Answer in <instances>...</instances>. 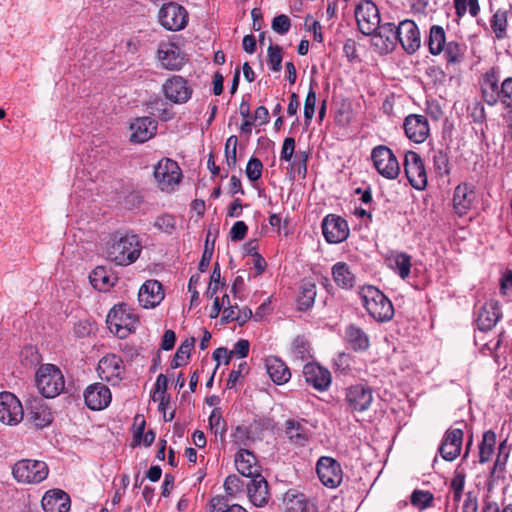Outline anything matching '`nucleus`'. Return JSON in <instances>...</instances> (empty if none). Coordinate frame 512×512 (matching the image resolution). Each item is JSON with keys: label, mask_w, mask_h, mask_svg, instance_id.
Wrapping results in <instances>:
<instances>
[{"label": "nucleus", "mask_w": 512, "mask_h": 512, "mask_svg": "<svg viewBox=\"0 0 512 512\" xmlns=\"http://www.w3.org/2000/svg\"><path fill=\"white\" fill-rule=\"evenodd\" d=\"M345 338L355 351H365L369 348L370 343L368 335L354 324L347 326Z\"/></svg>", "instance_id": "nucleus-35"}, {"label": "nucleus", "mask_w": 512, "mask_h": 512, "mask_svg": "<svg viewBox=\"0 0 512 512\" xmlns=\"http://www.w3.org/2000/svg\"><path fill=\"white\" fill-rule=\"evenodd\" d=\"M181 170L176 161L165 158L158 162L154 168V178L161 190L177 184L181 178Z\"/></svg>", "instance_id": "nucleus-11"}, {"label": "nucleus", "mask_w": 512, "mask_h": 512, "mask_svg": "<svg viewBox=\"0 0 512 512\" xmlns=\"http://www.w3.org/2000/svg\"><path fill=\"white\" fill-rule=\"evenodd\" d=\"M322 232L327 242L340 243L349 235V228L346 220L340 216L330 214L322 221Z\"/></svg>", "instance_id": "nucleus-15"}, {"label": "nucleus", "mask_w": 512, "mask_h": 512, "mask_svg": "<svg viewBox=\"0 0 512 512\" xmlns=\"http://www.w3.org/2000/svg\"><path fill=\"white\" fill-rule=\"evenodd\" d=\"M403 165L411 186L417 190L425 189L427 186V173L420 155L414 151H407Z\"/></svg>", "instance_id": "nucleus-9"}, {"label": "nucleus", "mask_w": 512, "mask_h": 512, "mask_svg": "<svg viewBox=\"0 0 512 512\" xmlns=\"http://www.w3.org/2000/svg\"><path fill=\"white\" fill-rule=\"evenodd\" d=\"M316 297V284L311 281H303L300 293L297 297V305L300 311H306L314 304Z\"/></svg>", "instance_id": "nucleus-39"}, {"label": "nucleus", "mask_w": 512, "mask_h": 512, "mask_svg": "<svg viewBox=\"0 0 512 512\" xmlns=\"http://www.w3.org/2000/svg\"><path fill=\"white\" fill-rule=\"evenodd\" d=\"M413 506L420 509L429 507L433 501V494L428 491L415 490L410 497Z\"/></svg>", "instance_id": "nucleus-50"}, {"label": "nucleus", "mask_w": 512, "mask_h": 512, "mask_svg": "<svg viewBox=\"0 0 512 512\" xmlns=\"http://www.w3.org/2000/svg\"><path fill=\"white\" fill-rule=\"evenodd\" d=\"M370 36H372L373 45L380 53L392 52L399 40L397 26L390 22L380 24L377 30Z\"/></svg>", "instance_id": "nucleus-14"}, {"label": "nucleus", "mask_w": 512, "mask_h": 512, "mask_svg": "<svg viewBox=\"0 0 512 512\" xmlns=\"http://www.w3.org/2000/svg\"><path fill=\"white\" fill-rule=\"evenodd\" d=\"M355 17L359 31L367 36L373 34L380 25L379 10L371 0H364L356 6Z\"/></svg>", "instance_id": "nucleus-8"}, {"label": "nucleus", "mask_w": 512, "mask_h": 512, "mask_svg": "<svg viewBox=\"0 0 512 512\" xmlns=\"http://www.w3.org/2000/svg\"><path fill=\"white\" fill-rule=\"evenodd\" d=\"M391 266L402 279H406L410 274L411 257L406 253H397L391 259Z\"/></svg>", "instance_id": "nucleus-42"}, {"label": "nucleus", "mask_w": 512, "mask_h": 512, "mask_svg": "<svg viewBox=\"0 0 512 512\" xmlns=\"http://www.w3.org/2000/svg\"><path fill=\"white\" fill-rule=\"evenodd\" d=\"M237 143V137L235 135H232L227 139L225 144L226 162L227 165L231 168H234L237 162Z\"/></svg>", "instance_id": "nucleus-51"}, {"label": "nucleus", "mask_w": 512, "mask_h": 512, "mask_svg": "<svg viewBox=\"0 0 512 512\" xmlns=\"http://www.w3.org/2000/svg\"><path fill=\"white\" fill-rule=\"evenodd\" d=\"M285 433L290 442L297 446H304L309 439L308 430L301 422L289 419L285 423Z\"/></svg>", "instance_id": "nucleus-37"}, {"label": "nucleus", "mask_w": 512, "mask_h": 512, "mask_svg": "<svg viewBox=\"0 0 512 512\" xmlns=\"http://www.w3.org/2000/svg\"><path fill=\"white\" fill-rule=\"evenodd\" d=\"M48 466L44 461L22 459L17 461L12 474L17 482L25 484H37L48 476Z\"/></svg>", "instance_id": "nucleus-5"}, {"label": "nucleus", "mask_w": 512, "mask_h": 512, "mask_svg": "<svg viewBox=\"0 0 512 512\" xmlns=\"http://www.w3.org/2000/svg\"><path fill=\"white\" fill-rule=\"evenodd\" d=\"M196 339L190 337L185 339L178 347L173 359L171 360L170 366L172 369H176L184 365L185 360L190 357L192 348L194 347Z\"/></svg>", "instance_id": "nucleus-41"}, {"label": "nucleus", "mask_w": 512, "mask_h": 512, "mask_svg": "<svg viewBox=\"0 0 512 512\" xmlns=\"http://www.w3.org/2000/svg\"><path fill=\"white\" fill-rule=\"evenodd\" d=\"M243 486V481L235 474L227 476L224 481L225 492L230 496H234Z\"/></svg>", "instance_id": "nucleus-57"}, {"label": "nucleus", "mask_w": 512, "mask_h": 512, "mask_svg": "<svg viewBox=\"0 0 512 512\" xmlns=\"http://www.w3.org/2000/svg\"><path fill=\"white\" fill-rule=\"evenodd\" d=\"M248 227L243 221H237L234 223L230 230V238L232 241H241L245 238Z\"/></svg>", "instance_id": "nucleus-64"}, {"label": "nucleus", "mask_w": 512, "mask_h": 512, "mask_svg": "<svg viewBox=\"0 0 512 512\" xmlns=\"http://www.w3.org/2000/svg\"><path fill=\"white\" fill-rule=\"evenodd\" d=\"M247 373H248L247 363L245 361H243L238 365L237 369H233L230 372V374L228 376V380H227V388H229V389L234 388L236 383L238 382V380Z\"/></svg>", "instance_id": "nucleus-60"}, {"label": "nucleus", "mask_w": 512, "mask_h": 512, "mask_svg": "<svg viewBox=\"0 0 512 512\" xmlns=\"http://www.w3.org/2000/svg\"><path fill=\"white\" fill-rule=\"evenodd\" d=\"M123 369L121 357L116 354H108L99 361L97 371L101 379L111 382L121 379Z\"/></svg>", "instance_id": "nucleus-21"}, {"label": "nucleus", "mask_w": 512, "mask_h": 512, "mask_svg": "<svg viewBox=\"0 0 512 512\" xmlns=\"http://www.w3.org/2000/svg\"><path fill=\"white\" fill-rule=\"evenodd\" d=\"M271 26L276 33L283 35L289 31L291 21L287 15L280 14L273 18Z\"/></svg>", "instance_id": "nucleus-58"}, {"label": "nucleus", "mask_w": 512, "mask_h": 512, "mask_svg": "<svg viewBox=\"0 0 512 512\" xmlns=\"http://www.w3.org/2000/svg\"><path fill=\"white\" fill-rule=\"evenodd\" d=\"M91 285L99 291H107L112 287L116 278L104 266L96 267L89 275Z\"/></svg>", "instance_id": "nucleus-36"}, {"label": "nucleus", "mask_w": 512, "mask_h": 512, "mask_svg": "<svg viewBox=\"0 0 512 512\" xmlns=\"http://www.w3.org/2000/svg\"><path fill=\"white\" fill-rule=\"evenodd\" d=\"M163 92L174 103H184L190 99L192 90L181 76H173L163 84Z\"/></svg>", "instance_id": "nucleus-19"}, {"label": "nucleus", "mask_w": 512, "mask_h": 512, "mask_svg": "<svg viewBox=\"0 0 512 512\" xmlns=\"http://www.w3.org/2000/svg\"><path fill=\"white\" fill-rule=\"evenodd\" d=\"M234 461L237 471L245 477L252 478L261 474L256 456L247 449H240L235 454Z\"/></svg>", "instance_id": "nucleus-28"}, {"label": "nucleus", "mask_w": 512, "mask_h": 512, "mask_svg": "<svg viewBox=\"0 0 512 512\" xmlns=\"http://www.w3.org/2000/svg\"><path fill=\"white\" fill-rule=\"evenodd\" d=\"M145 419L142 415H136L133 421V439L135 445H139L145 430Z\"/></svg>", "instance_id": "nucleus-63"}, {"label": "nucleus", "mask_w": 512, "mask_h": 512, "mask_svg": "<svg viewBox=\"0 0 512 512\" xmlns=\"http://www.w3.org/2000/svg\"><path fill=\"white\" fill-rule=\"evenodd\" d=\"M175 224V218L168 214L157 217L154 223L155 227L165 233H171L175 229Z\"/></svg>", "instance_id": "nucleus-61"}, {"label": "nucleus", "mask_w": 512, "mask_h": 512, "mask_svg": "<svg viewBox=\"0 0 512 512\" xmlns=\"http://www.w3.org/2000/svg\"><path fill=\"white\" fill-rule=\"evenodd\" d=\"M130 130L132 142L144 143L156 134L157 122L150 117L136 118L130 124Z\"/></svg>", "instance_id": "nucleus-25"}, {"label": "nucleus", "mask_w": 512, "mask_h": 512, "mask_svg": "<svg viewBox=\"0 0 512 512\" xmlns=\"http://www.w3.org/2000/svg\"><path fill=\"white\" fill-rule=\"evenodd\" d=\"M292 350L296 358L305 360L309 355L308 343L304 337L298 336L292 344Z\"/></svg>", "instance_id": "nucleus-59"}, {"label": "nucleus", "mask_w": 512, "mask_h": 512, "mask_svg": "<svg viewBox=\"0 0 512 512\" xmlns=\"http://www.w3.org/2000/svg\"><path fill=\"white\" fill-rule=\"evenodd\" d=\"M268 65L274 72L282 68V48L279 45H270L268 48Z\"/></svg>", "instance_id": "nucleus-49"}, {"label": "nucleus", "mask_w": 512, "mask_h": 512, "mask_svg": "<svg viewBox=\"0 0 512 512\" xmlns=\"http://www.w3.org/2000/svg\"><path fill=\"white\" fill-rule=\"evenodd\" d=\"M373 401L371 388L361 384L350 386L346 389L345 402L352 412L366 411Z\"/></svg>", "instance_id": "nucleus-13"}, {"label": "nucleus", "mask_w": 512, "mask_h": 512, "mask_svg": "<svg viewBox=\"0 0 512 512\" xmlns=\"http://www.w3.org/2000/svg\"><path fill=\"white\" fill-rule=\"evenodd\" d=\"M406 136L415 143H423L429 135L428 120L423 115L411 114L405 118Z\"/></svg>", "instance_id": "nucleus-18"}, {"label": "nucleus", "mask_w": 512, "mask_h": 512, "mask_svg": "<svg viewBox=\"0 0 512 512\" xmlns=\"http://www.w3.org/2000/svg\"><path fill=\"white\" fill-rule=\"evenodd\" d=\"M209 236H210V232L207 233L204 251L202 253V257H201V260L199 262L198 269H199L200 272H205L206 271V269L208 268L209 263L211 261L212 255H213L214 242H215V237L216 236L213 237V240L211 241V244H209Z\"/></svg>", "instance_id": "nucleus-54"}, {"label": "nucleus", "mask_w": 512, "mask_h": 512, "mask_svg": "<svg viewBox=\"0 0 512 512\" xmlns=\"http://www.w3.org/2000/svg\"><path fill=\"white\" fill-rule=\"evenodd\" d=\"M84 400L89 409L102 410L111 402V392L106 385L94 383L85 389Z\"/></svg>", "instance_id": "nucleus-17"}, {"label": "nucleus", "mask_w": 512, "mask_h": 512, "mask_svg": "<svg viewBox=\"0 0 512 512\" xmlns=\"http://www.w3.org/2000/svg\"><path fill=\"white\" fill-rule=\"evenodd\" d=\"M262 170H263L262 162L258 158L252 157V158H250V160L247 163L245 173H246L247 178L250 181L254 182V181H257L261 177Z\"/></svg>", "instance_id": "nucleus-52"}, {"label": "nucleus", "mask_w": 512, "mask_h": 512, "mask_svg": "<svg viewBox=\"0 0 512 512\" xmlns=\"http://www.w3.org/2000/svg\"><path fill=\"white\" fill-rule=\"evenodd\" d=\"M475 198L476 193L468 184L458 185L453 195V205L456 213L459 215L466 214L471 208Z\"/></svg>", "instance_id": "nucleus-33"}, {"label": "nucleus", "mask_w": 512, "mask_h": 512, "mask_svg": "<svg viewBox=\"0 0 512 512\" xmlns=\"http://www.w3.org/2000/svg\"><path fill=\"white\" fill-rule=\"evenodd\" d=\"M36 386L45 398L58 396L65 387L64 376L53 364L42 365L36 372Z\"/></svg>", "instance_id": "nucleus-4"}, {"label": "nucleus", "mask_w": 512, "mask_h": 512, "mask_svg": "<svg viewBox=\"0 0 512 512\" xmlns=\"http://www.w3.org/2000/svg\"><path fill=\"white\" fill-rule=\"evenodd\" d=\"M463 431L455 428L448 430L439 447L443 459L453 461L458 457L462 447Z\"/></svg>", "instance_id": "nucleus-24"}, {"label": "nucleus", "mask_w": 512, "mask_h": 512, "mask_svg": "<svg viewBox=\"0 0 512 512\" xmlns=\"http://www.w3.org/2000/svg\"><path fill=\"white\" fill-rule=\"evenodd\" d=\"M27 416L29 421L37 428H43L53 420L50 409L41 399H33L28 403Z\"/></svg>", "instance_id": "nucleus-31"}, {"label": "nucleus", "mask_w": 512, "mask_h": 512, "mask_svg": "<svg viewBox=\"0 0 512 512\" xmlns=\"http://www.w3.org/2000/svg\"><path fill=\"white\" fill-rule=\"evenodd\" d=\"M397 33L398 43L408 54H413L420 48V32L414 21L409 19L401 21L397 26Z\"/></svg>", "instance_id": "nucleus-16"}, {"label": "nucleus", "mask_w": 512, "mask_h": 512, "mask_svg": "<svg viewBox=\"0 0 512 512\" xmlns=\"http://www.w3.org/2000/svg\"><path fill=\"white\" fill-rule=\"evenodd\" d=\"M317 475L323 485L335 488L342 481V469L340 464L333 458L323 456L316 465Z\"/></svg>", "instance_id": "nucleus-12"}, {"label": "nucleus", "mask_w": 512, "mask_h": 512, "mask_svg": "<svg viewBox=\"0 0 512 512\" xmlns=\"http://www.w3.org/2000/svg\"><path fill=\"white\" fill-rule=\"evenodd\" d=\"M283 502L288 512H318L313 502L307 500L303 493L294 489L285 493Z\"/></svg>", "instance_id": "nucleus-30"}, {"label": "nucleus", "mask_w": 512, "mask_h": 512, "mask_svg": "<svg viewBox=\"0 0 512 512\" xmlns=\"http://www.w3.org/2000/svg\"><path fill=\"white\" fill-rule=\"evenodd\" d=\"M141 242L137 235L117 231L113 233L106 244V256L116 265L128 266L140 256Z\"/></svg>", "instance_id": "nucleus-1"}, {"label": "nucleus", "mask_w": 512, "mask_h": 512, "mask_svg": "<svg viewBox=\"0 0 512 512\" xmlns=\"http://www.w3.org/2000/svg\"><path fill=\"white\" fill-rule=\"evenodd\" d=\"M499 100L512 112V78H506L499 89Z\"/></svg>", "instance_id": "nucleus-53"}, {"label": "nucleus", "mask_w": 512, "mask_h": 512, "mask_svg": "<svg viewBox=\"0 0 512 512\" xmlns=\"http://www.w3.org/2000/svg\"><path fill=\"white\" fill-rule=\"evenodd\" d=\"M265 367L269 377L277 385H282L291 378V372L287 365L276 356L267 357Z\"/></svg>", "instance_id": "nucleus-32"}, {"label": "nucleus", "mask_w": 512, "mask_h": 512, "mask_svg": "<svg viewBox=\"0 0 512 512\" xmlns=\"http://www.w3.org/2000/svg\"><path fill=\"white\" fill-rule=\"evenodd\" d=\"M41 505L45 512H69L71 500L65 491L52 489L44 494Z\"/></svg>", "instance_id": "nucleus-22"}, {"label": "nucleus", "mask_w": 512, "mask_h": 512, "mask_svg": "<svg viewBox=\"0 0 512 512\" xmlns=\"http://www.w3.org/2000/svg\"><path fill=\"white\" fill-rule=\"evenodd\" d=\"M454 8L458 17H463L467 10L475 17L480 9L478 0H454Z\"/></svg>", "instance_id": "nucleus-47"}, {"label": "nucleus", "mask_w": 512, "mask_h": 512, "mask_svg": "<svg viewBox=\"0 0 512 512\" xmlns=\"http://www.w3.org/2000/svg\"><path fill=\"white\" fill-rule=\"evenodd\" d=\"M210 512H247L239 504L229 505L224 496H215L210 500Z\"/></svg>", "instance_id": "nucleus-43"}, {"label": "nucleus", "mask_w": 512, "mask_h": 512, "mask_svg": "<svg viewBox=\"0 0 512 512\" xmlns=\"http://www.w3.org/2000/svg\"><path fill=\"white\" fill-rule=\"evenodd\" d=\"M490 26L498 39L504 38L507 28L506 12L502 10L496 11L490 20Z\"/></svg>", "instance_id": "nucleus-44"}, {"label": "nucleus", "mask_w": 512, "mask_h": 512, "mask_svg": "<svg viewBox=\"0 0 512 512\" xmlns=\"http://www.w3.org/2000/svg\"><path fill=\"white\" fill-rule=\"evenodd\" d=\"M232 441L237 446H247L248 442L251 439V432L248 427L246 426H237L232 435Z\"/></svg>", "instance_id": "nucleus-56"}, {"label": "nucleus", "mask_w": 512, "mask_h": 512, "mask_svg": "<svg viewBox=\"0 0 512 512\" xmlns=\"http://www.w3.org/2000/svg\"><path fill=\"white\" fill-rule=\"evenodd\" d=\"M24 416L19 399L10 392L0 393V421L7 425L18 424Z\"/></svg>", "instance_id": "nucleus-10"}, {"label": "nucleus", "mask_w": 512, "mask_h": 512, "mask_svg": "<svg viewBox=\"0 0 512 512\" xmlns=\"http://www.w3.org/2000/svg\"><path fill=\"white\" fill-rule=\"evenodd\" d=\"M376 170L387 179H396L400 173V166L392 150L384 145L376 146L371 153Z\"/></svg>", "instance_id": "nucleus-7"}, {"label": "nucleus", "mask_w": 512, "mask_h": 512, "mask_svg": "<svg viewBox=\"0 0 512 512\" xmlns=\"http://www.w3.org/2000/svg\"><path fill=\"white\" fill-rule=\"evenodd\" d=\"M163 298V287L157 280H148L139 289L138 301L144 308L155 307Z\"/></svg>", "instance_id": "nucleus-23"}, {"label": "nucleus", "mask_w": 512, "mask_h": 512, "mask_svg": "<svg viewBox=\"0 0 512 512\" xmlns=\"http://www.w3.org/2000/svg\"><path fill=\"white\" fill-rule=\"evenodd\" d=\"M209 426L210 429L214 432L215 436L220 435L222 438L227 431V424L224 418L222 417L221 411L219 408H214L212 413L209 416Z\"/></svg>", "instance_id": "nucleus-46"}, {"label": "nucleus", "mask_w": 512, "mask_h": 512, "mask_svg": "<svg viewBox=\"0 0 512 512\" xmlns=\"http://www.w3.org/2000/svg\"><path fill=\"white\" fill-rule=\"evenodd\" d=\"M246 487L248 497L253 505L263 507L268 503L270 497L268 482L261 474L250 478Z\"/></svg>", "instance_id": "nucleus-26"}, {"label": "nucleus", "mask_w": 512, "mask_h": 512, "mask_svg": "<svg viewBox=\"0 0 512 512\" xmlns=\"http://www.w3.org/2000/svg\"><path fill=\"white\" fill-rule=\"evenodd\" d=\"M358 295L362 305L377 322H388L394 316V307L390 299L377 287L364 285L359 288Z\"/></svg>", "instance_id": "nucleus-2"}, {"label": "nucleus", "mask_w": 512, "mask_h": 512, "mask_svg": "<svg viewBox=\"0 0 512 512\" xmlns=\"http://www.w3.org/2000/svg\"><path fill=\"white\" fill-rule=\"evenodd\" d=\"M443 52L448 63H456L460 61L462 49L459 43L455 41L446 43Z\"/></svg>", "instance_id": "nucleus-55"}, {"label": "nucleus", "mask_w": 512, "mask_h": 512, "mask_svg": "<svg viewBox=\"0 0 512 512\" xmlns=\"http://www.w3.org/2000/svg\"><path fill=\"white\" fill-rule=\"evenodd\" d=\"M306 383L318 391H325L331 384V373L316 363H307L303 368Z\"/></svg>", "instance_id": "nucleus-20"}, {"label": "nucleus", "mask_w": 512, "mask_h": 512, "mask_svg": "<svg viewBox=\"0 0 512 512\" xmlns=\"http://www.w3.org/2000/svg\"><path fill=\"white\" fill-rule=\"evenodd\" d=\"M158 58L162 65L169 70H178L184 64L180 48L174 43L162 44L158 49Z\"/></svg>", "instance_id": "nucleus-29"}, {"label": "nucleus", "mask_w": 512, "mask_h": 512, "mask_svg": "<svg viewBox=\"0 0 512 512\" xmlns=\"http://www.w3.org/2000/svg\"><path fill=\"white\" fill-rule=\"evenodd\" d=\"M316 85V82L314 79H311L310 81V89L306 95L305 103H304V119L305 124L309 125L314 113H315V106H316V92L313 88V86Z\"/></svg>", "instance_id": "nucleus-45"}, {"label": "nucleus", "mask_w": 512, "mask_h": 512, "mask_svg": "<svg viewBox=\"0 0 512 512\" xmlns=\"http://www.w3.org/2000/svg\"><path fill=\"white\" fill-rule=\"evenodd\" d=\"M499 68L493 67L484 75L482 82V100L488 105H494L499 101Z\"/></svg>", "instance_id": "nucleus-27"}, {"label": "nucleus", "mask_w": 512, "mask_h": 512, "mask_svg": "<svg viewBox=\"0 0 512 512\" xmlns=\"http://www.w3.org/2000/svg\"><path fill=\"white\" fill-rule=\"evenodd\" d=\"M138 322L137 316L126 303L115 305L106 317L109 330L119 338H125L134 332Z\"/></svg>", "instance_id": "nucleus-3"}, {"label": "nucleus", "mask_w": 512, "mask_h": 512, "mask_svg": "<svg viewBox=\"0 0 512 512\" xmlns=\"http://www.w3.org/2000/svg\"><path fill=\"white\" fill-rule=\"evenodd\" d=\"M502 316L497 300H490L482 309V331L492 329Z\"/></svg>", "instance_id": "nucleus-38"}, {"label": "nucleus", "mask_w": 512, "mask_h": 512, "mask_svg": "<svg viewBox=\"0 0 512 512\" xmlns=\"http://www.w3.org/2000/svg\"><path fill=\"white\" fill-rule=\"evenodd\" d=\"M332 277L336 285L342 289L350 290L354 287L356 276L345 262H337L331 269Z\"/></svg>", "instance_id": "nucleus-34"}, {"label": "nucleus", "mask_w": 512, "mask_h": 512, "mask_svg": "<svg viewBox=\"0 0 512 512\" xmlns=\"http://www.w3.org/2000/svg\"><path fill=\"white\" fill-rule=\"evenodd\" d=\"M158 20L162 27L169 31H180L187 26L188 12L176 2L162 5L158 12Z\"/></svg>", "instance_id": "nucleus-6"}, {"label": "nucleus", "mask_w": 512, "mask_h": 512, "mask_svg": "<svg viewBox=\"0 0 512 512\" xmlns=\"http://www.w3.org/2000/svg\"><path fill=\"white\" fill-rule=\"evenodd\" d=\"M434 167L440 175L448 174V157L442 151H437L433 156Z\"/></svg>", "instance_id": "nucleus-62"}, {"label": "nucleus", "mask_w": 512, "mask_h": 512, "mask_svg": "<svg viewBox=\"0 0 512 512\" xmlns=\"http://www.w3.org/2000/svg\"><path fill=\"white\" fill-rule=\"evenodd\" d=\"M446 45L445 31L443 27L439 25H433L430 28L428 38V48L432 55H439L443 52Z\"/></svg>", "instance_id": "nucleus-40"}, {"label": "nucleus", "mask_w": 512, "mask_h": 512, "mask_svg": "<svg viewBox=\"0 0 512 512\" xmlns=\"http://www.w3.org/2000/svg\"><path fill=\"white\" fill-rule=\"evenodd\" d=\"M496 434L488 430L482 436V463L489 460L494 453L496 445Z\"/></svg>", "instance_id": "nucleus-48"}]
</instances>
